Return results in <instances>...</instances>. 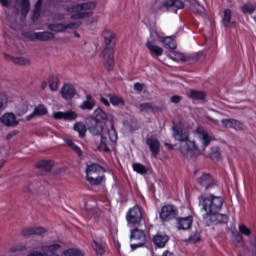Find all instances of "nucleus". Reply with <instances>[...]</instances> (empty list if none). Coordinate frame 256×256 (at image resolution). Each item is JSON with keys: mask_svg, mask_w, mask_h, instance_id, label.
Wrapping results in <instances>:
<instances>
[{"mask_svg": "<svg viewBox=\"0 0 256 256\" xmlns=\"http://www.w3.org/2000/svg\"><path fill=\"white\" fill-rule=\"evenodd\" d=\"M165 145H166V147H168L169 149H173V146H172L171 144L166 143Z\"/></svg>", "mask_w": 256, "mask_h": 256, "instance_id": "63", "label": "nucleus"}, {"mask_svg": "<svg viewBox=\"0 0 256 256\" xmlns=\"http://www.w3.org/2000/svg\"><path fill=\"white\" fill-rule=\"evenodd\" d=\"M0 122H2L5 127H17L19 125V120H17V116L13 113H5L0 117Z\"/></svg>", "mask_w": 256, "mask_h": 256, "instance_id": "13", "label": "nucleus"}, {"mask_svg": "<svg viewBox=\"0 0 256 256\" xmlns=\"http://www.w3.org/2000/svg\"><path fill=\"white\" fill-rule=\"evenodd\" d=\"M4 165H5V160L1 159L0 160V170H1V168L4 167Z\"/></svg>", "mask_w": 256, "mask_h": 256, "instance_id": "62", "label": "nucleus"}, {"mask_svg": "<svg viewBox=\"0 0 256 256\" xmlns=\"http://www.w3.org/2000/svg\"><path fill=\"white\" fill-rule=\"evenodd\" d=\"M168 241H169V236H167L165 234H156L153 237V243L159 249H163V247H165V245H167Z\"/></svg>", "mask_w": 256, "mask_h": 256, "instance_id": "21", "label": "nucleus"}, {"mask_svg": "<svg viewBox=\"0 0 256 256\" xmlns=\"http://www.w3.org/2000/svg\"><path fill=\"white\" fill-rule=\"evenodd\" d=\"M234 241L235 243H237V245H240V243H243V237L241 236V234L236 233L234 235Z\"/></svg>", "mask_w": 256, "mask_h": 256, "instance_id": "52", "label": "nucleus"}, {"mask_svg": "<svg viewBox=\"0 0 256 256\" xmlns=\"http://www.w3.org/2000/svg\"><path fill=\"white\" fill-rule=\"evenodd\" d=\"M89 203H95V201L93 200V198L89 199Z\"/></svg>", "mask_w": 256, "mask_h": 256, "instance_id": "64", "label": "nucleus"}, {"mask_svg": "<svg viewBox=\"0 0 256 256\" xmlns=\"http://www.w3.org/2000/svg\"><path fill=\"white\" fill-rule=\"evenodd\" d=\"M130 239H134V241H140V243H147V235L145 234V231L140 229L131 230Z\"/></svg>", "mask_w": 256, "mask_h": 256, "instance_id": "19", "label": "nucleus"}, {"mask_svg": "<svg viewBox=\"0 0 256 256\" xmlns=\"http://www.w3.org/2000/svg\"><path fill=\"white\" fill-rule=\"evenodd\" d=\"M27 249V246L23 245V244H19L16 246H13L9 249L10 253H17L18 251H25Z\"/></svg>", "mask_w": 256, "mask_h": 256, "instance_id": "49", "label": "nucleus"}, {"mask_svg": "<svg viewBox=\"0 0 256 256\" xmlns=\"http://www.w3.org/2000/svg\"><path fill=\"white\" fill-rule=\"evenodd\" d=\"M189 97L190 99L203 100L205 99V94L202 91L190 90Z\"/></svg>", "mask_w": 256, "mask_h": 256, "instance_id": "40", "label": "nucleus"}, {"mask_svg": "<svg viewBox=\"0 0 256 256\" xmlns=\"http://www.w3.org/2000/svg\"><path fill=\"white\" fill-rule=\"evenodd\" d=\"M94 121L97 123H103V121H107V114L101 110V108H97L94 111Z\"/></svg>", "mask_w": 256, "mask_h": 256, "instance_id": "31", "label": "nucleus"}, {"mask_svg": "<svg viewBox=\"0 0 256 256\" xmlns=\"http://www.w3.org/2000/svg\"><path fill=\"white\" fill-rule=\"evenodd\" d=\"M98 151H103L104 153H107L109 151V147L107 146V137L101 136Z\"/></svg>", "mask_w": 256, "mask_h": 256, "instance_id": "42", "label": "nucleus"}, {"mask_svg": "<svg viewBox=\"0 0 256 256\" xmlns=\"http://www.w3.org/2000/svg\"><path fill=\"white\" fill-rule=\"evenodd\" d=\"M128 225H139L143 221V214L139 206H134L126 214Z\"/></svg>", "mask_w": 256, "mask_h": 256, "instance_id": "7", "label": "nucleus"}, {"mask_svg": "<svg viewBox=\"0 0 256 256\" xmlns=\"http://www.w3.org/2000/svg\"><path fill=\"white\" fill-rule=\"evenodd\" d=\"M231 11L229 9L224 11V15H223V23L226 27H229L230 23H231Z\"/></svg>", "mask_w": 256, "mask_h": 256, "instance_id": "46", "label": "nucleus"}, {"mask_svg": "<svg viewBox=\"0 0 256 256\" xmlns=\"http://www.w3.org/2000/svg\"><path fill=\"white\" fill-rule=\"evenodd\" d=\"M23 193H26V195H35V193H37V188H35V183L26 185L23 188Z\"/></svg>", "mask_w": 256, "mask_h": 256, "instance_id": "43", "label": "nucleus"}, {"mask_svg": "<svg viewBox=\"0 0 256 256\" xmlns=\"http://www.w3.org/2000/svg\"><path fill=\"white\" fill-rule=\"evenodd\" d=\"M198 185L204 187V189H212L215 187V179L209 173H202V175L197 179Z\"/></svg>", "mask_w": 256, "mask_h": 256, "instance_id": "11", "label": "nucleus"}, {"mask_svg": "<svg viewBox=\"0 0 256 256\" xmlns=\"http://www.w3.org/2000/svg\"><path fill=\"white\" fill-rule=\"evenodd\" d=\"M140 247H145V242H139L137 244L130 245L131 251H135L136 249H139Z\"/></svg>", "mask_w": 256, "mask_h": 256, "instance_id": "51", "label": "nucleus"}, {"mask_svg": "<svg viewBox=\"0 0 256 256\" xmlns=\"http://www.w3.org/2000/svg\"><path fill=\"white\" fill-rule=\"evenodd\" d=\"M222 124L224 127L235 129L236 131H241V129H243V123L233 119H223Z\"/></svg>", "mask_w": 256, "mask_h": 256, "instance_id": "23", "label": "nucleus"}, {"mask_svg": "<svg viewBox=\"0 0 256 256\" xmlns=\"http://www.w3.org/2000/svg\"><path fill=\"white\" fill-rule=\"evenodd\" d=\"M190 9L193 11V13H203L205 11V7L197 2V0L191 1Z\"/></svg>", "mask_w": 256, "mask_h": 256, "instance_id": "34", "label": "nucleus"}, {"mask_svg": "<svg viewBox=\"0 0 256 256\" xmlns=\"http://www.w3.org/2000/svg\"><path fill=\"white\" fill-rule=\"evenodd\" d=\"M134 89H135V91H143V89H145V84L135 83Z\"/></svg>", "mask_w": 256, "mask_h": 256, "instance_id": "53", "label": "nucleus"}, {"mask_svg": "<svg viewBox=\"0 0 256 256\" xmlns=\"http://www.w3.org/2000/svg\"><path fill=\"white\" fill-rule=\"evenodd\" d=\"M193 225V216L180 217L176 220V227L179 231H187Z\"/></svg>", "mask_w": 256, "mask_h": 256, "instance_id": "12", "label": "nucleus"}, {"mask_svg": "<svg viewBox=\"0 0 256 256\" xmlns=\"http://www.w3.org/2000/svg\"><path fill=\"white\" fill-rule=\"evenodd\" d=\"M163 7L167 9V11L177 12L179 9H183L185 4L181 0H164L162 2Z\"/></svg>", "mask_w": 256, "mask_h": 256, "instance_id": "15", "label": "nucleus"}, {"mask_svg": "<svg viewBox=\"0 0 256 256\" xmlns=\"http://www.w3.org/2000/svg\"><path fill=\"white\" fill-rule=\"evenodd\" d=\"M49 87L51 91H57V89H59V78H57V76H50Z\"/></svg>", "mask_w": 256, "mask_h": 256, "instance_id": "37", "label": "nucleus"}, {"mask_svg": "<svg viewBox=\"0 0 256 256\" xmlns=\"http://www.w3.org/2000/svg\"><path fill=\"white\" fill-rule=\"evenodd\" d=\"M239 233H241V235L249 237L251 235V229H249V227H247L245 224H241L239 225Z\"/></svg>", "mask_w": 256, "mask_h": 256, "instance_id": "48", "label": "nucleus"}, {"mask_svg": "<svg viewBox=\"0 0 256 256\" xmlns=\"http://www.w3.org/2000/svg\"><path fill=\"white\" fill-rule=\"evenodd\" d=\"M210 159H219V152L210 153Z\"/></svg>", "mask_w": 256, "mask_h": 256, "instance_id": "57", "label": "nucleus"}, {"mask_svg": "<svg viewBox=\"0 0 256 256\" xmlns=\"http://www.w3.org/2000/svg\"><path fill=\"white\" fill-rule=\"evenodd\" d=\"M93 207H95L94 205H91L89 202L85 203V208L86 209H93Z\"/></svg>", "mask_w": 256, "mask_h": 256, "instance_id": "59", "label": "nucleus"}, {"mask_svg": "<svg viewBox=\"0 0 256 256\" xmlns=\"http://www.w3.org/2000/svg\"><path fill=\"white\" fill-rule=\"evenodd\" d=\"M38 115H47V108L45 107V105L40 104L37 107L34 108V111L28 115L26 117L27 121H31V119H33V117H37Z\"/></svg>", "mask_w": 256, "mask_h": 256, "instance_id": "25", "label": "nucleus"}, {"mask_svg": "<svg viewBox=\"0 0 256 256\" xmlns=\"http://www.w3.org/2000/svg\"><path fill=\"white\" fill-rule=\"evenodd\" d=\"M100 103H102L106 107H109L110 105L109 100H107L105 97H100Z\"/></svg>", "mask_w": 256, "mask_h": 256, "instance_id": "56", "label": "nucleus"}, {"mask_svg": "<svg viewBox=\"0 0 256 256\" xmlns=\"http://www.w3.org/2000/svg\"><path fill=\"white\" fill-rule=\"evenodd\" d=\"M29 9H31V4L29 0H15V10L17 13H20V15H27L29 13Z\"/></svg>", "mask_w": 256, "mask_h": 256, "instance_id": "16", "label": "nucleus"}, {"mask_svg": "<svg viewBox=\"0 0 256 256\" xmlns=\"http://www.w3.org/2000/svg\"><path fill=\"white\" fill-rule=\"evenodd\" d=\"M139 110L146 111V113H155V111H159V108L152 103H143L139 105Z\"/></svg>", "mask_w": 256, "mask_h": 256, "instance_id": "32", "label": "nucleus"}, {"mask_svg": "<svg viewBox=\"0 0 256 256\" xmlns=\"http://www.w3.org/2000/svg\"><path fill=\"white\" fill-rule=\"evenodd\" d=\"M162 256H174L173 253L169 252V251H165Z\"/></svg>", "mask_w": 256, "mask_h": 256, "instance_id": "60", "label": "nucleus"}, {"mask_svg": "<svg viewBox=\"0 0 256 256\" xmlns=\"http://www.w3.org/2000/svg\"><path fill=\"white\" fill-rule=\"evenodd\" d=\"M93 173H105V168L99 164H90L86 169V177H91Z\"/></svg>", "mask_w": 256, "mask_h": 256, "instance_id": "26", "label": "nucleus"}, {"mask_svg": "<svg viewBox=\"0 0 256 256\" xmlns=\"http://www.w3.org/2000/svg\"><path fill=\"white\" fill-rule=\"evenodd\" d=\"M81 25V21H76L74 23H69L67 25L64 24H49L48 29L50 31H54L55 33H63V31H67V29H79Z\"/></svg>", "mask_w": 256, "mask_h": 256, "instance_id": "10", "label": "nucleus"}, {"mask_svg": "<svg viewBox=\"0 0 256 256\" xmlns=\"http://www.w3.org/2000/svg\"><path fill=\"white\" fill-rule=\"evenodd\" d=\"M199 205L205 211L203 219L206 225H211V223H223L221 217L224 221H227V215L220 214L219 211L223 208V197L215 196L210 194L209 196H199Z\"/></svg>", "mask_w": 256, "mask_h": 256, "instance_id": "1", "label": "nucleus"}, {"mask_svg": "<svg viewBox=\"0 0 256 256\" xmlns=\"http://www.w3.org/2000/svg\"><path fill=\"white\" fill-rule=\"evenodd\" d=\"M173 137L176 141H180V152L187 159L199 157L201 150L195 145V141L189 140V131L183 127L181 122H173Z\"/></svg>", "mask_w": 256, "mask_h": 256, "instance_id": "2", "label": "nucleus"}, {"mask_svg": "<svg viewBox=\"0 0 256 256\" xmlns=\"http://www.w3.org/2000/svg\"><path fill=\"white\" fill-rule=\"evenodd\" d=\"M97 7V2H86L66 9L67 13H71V19H87L93 17V9Z\"/></svg>", "mask_w": 256, "mask_h": 256, "instance_id": "6", "label": "nucleus"}, {"mask_svg": "<svg viewBox=\"0 0 256 256\" xmlns=\"http://www.w3.org/2000/svg\"><path fill=\"white\" fill-rule=\"evenodd\" d=\"M92 248L97 253V255H103L105 253V249L103 248V245L101 243L93 241Z\"/></svg>", "mask_w": 256, "mask_h": 256, "instance_id": "45", "label": "nucleus"}, {"mask_svg": "<svg viewBox=\"0 0 256 256\" xmlns=\"http://www.w3.org/2000/svg\"><path fill=\"white\" fill-rule=\"evenodd\" d=\"M159 217L161 221H171L177 217V209L174 205H165L160 209Z\"/></svg>", "mask_w": 256, "mask_h": 256, "instance_id": "8", "label": "nucleus"}, {"mask_svg": "<svg viewBox=\"0 0 256 256\" xmlns=\"http://www.w3.org/2000/svg\"><path fill=\"white\" fill-rule=\"evenodd\" d=\"M242 11L243 13H249V15H251V13L255 11V6H253V4H245L242 6Z\"/></svg>", "mask_w": 256, "mask_h": 256, "instance_id": "50", "label": "nucleus"}, {"mask_svg": "<svg viewBox=\"0 0 256 256\" xmlns=\"http://www.w3.org/2000/svg\"><path fill=\"white\" fill-rule=\"evenodd\" d=\"M41 89H47V82H42L41 83Z\"/></svg>", "mask_w": 256, "mask_h": 256, "instance_id": "61", "label": "nucleus"}, {"mask_svg": "<svg viewBox=\"0 0 256 256\" xmlns=\"http://www.w3.org/2000/svg\"><path fill=\"white\" fill-rule=\"evenodd\" d=\"M0 5H2V7H9L11 0H0Z\"/></svg>", "mask_w": 256, "mask_h": 256, "instance_id": "54", "label": "nucleus"}, {"mask_svg": "<svg viewBox=\"0 0 256 256\" xmlns=\"http://www.w3.org/2000/svg\"><path fill=\"white\" fill-rule=\"evenodd\" d=\"M73 129L81 138L85 137V134L87 133V126H85V123L83 122H76L73 126Z\"/></svg>", "mask_w": 256, "mask_h": 256, "instance_id": "30", "label": "nucleus"}, {"mask_svg": "<svg viewBox=\"0 0 256 256\" xmlns=\"http://www.w3.org/2000/svg\"><path fill=\"white\" fill-rule=\"evenodd\" d=\"M109 99L112 105L117 106V105H125V101H123V98L115 95V94H109Z\"/></svg>", "mask_w": 256, "mask_h": 256, "instance_id": "38", "label": "nucleus"}, {"mask_svg": "<svg viewBox=\"0 0 256 256\" xmlns=\"http://www.w3.org/2000/svg\"><path fill=\"white\" fill-rule=\"evenodd\" d=\"M93 107H95V100H93V97L88 94L86 95V101L82 102V104L80 105V109H82L83 111H91Z\"/></svg>", "mask_w": 256, "mask_h": 256, "instance_id": "27", "label": "nucleus"}, {"mask_svg": "<svg viewBox=\"0 0 256 256\" xmlns=\"http://www.w3.org/2000/svg\"><path fill=\"white\" fill-rule=\"evenodd\" d=\"M146 145H148L154 157H156V155H159V147H160L159 140L155 138H148L146 140Z\"/></svg>", "mask_w": 256, "mask_h": 256, "instance_id": "22", "label": "nucleus"}, {"mask_svg": "<svg viewBox=\"0 0 256 256\" xmlns=\"http://www.w3.org/2000/svg\"><path fill=\"white\" fill-rule=\"evenodd\" d=\"M102 37L105 41L107 47L102 52V59L104 61V66L108 71H113V63H115V49L109 45L113 43L115 39V34L111 30H104L102 32Z\"/></svg>", "mask_w": 256, "mask_h": 256, "instance_id": "5", "label": "nucleus"}, {"mask_svg": "<svg viewBox=\"0 0 256 256\" xmlns=\"http://www.w3.org/2000/svg\"><path fill=\"white\" fill-rule=\"evenodd\" d=\"M36 167L38 169H41L42 171H51L53 169V161L51 160H41L36 164Z\"/></svg>", "mask_w": 256, "mask_h": 256, "instance_id": "29", "label": "nucleus"}, {"mask_svg": "<svg viewBox=\"0 0 256 256\" xmlns=\"http://www.w3.org/2000/svg\"><path fill=\"white\" fill-rule=\"evenodd\" d=\"M157 43H162L166 49H177V42L171 37H163L157 29L150 30V37L147 41L146 47L151 55L161 57L163 55V48L157 46Z\"/></svg>", "mask_w": 256, "mask_h": 256, "instance_id": "3", "label": "nucleus"}, {"mask_svg": "<svg viewBox=\"0 0 256 256\" xmlns=\"http://www.w3.org/2000/svg\"><path fill=\"white\" fill-rule=\"evenodd\" d=\"M170 101L171 103H179V101H181V96H172Z\"/></svg>", "mask_w": 256, "mask_h": 256, "instance_id": "55", "label": "nucleus"}, {"mask_svg": "<svg viewBox=\"0 0 256 256\" xmlns=\"http://www.w3.org/2000/svg\"><path fill=\"white\" fill-rule=\"evenodd\" d=\"M53 117L54 119H63L64 121H75L77 119V113L73 111L54 112Z\"/></svg>", "mask_w": 256, "mask_h": 256, "instance_id": "18", "label": "nucleus"}, {"mask_svg": "<svg viewBox=\"0 0 256 256\" xmlns=\"http://www.w3.org/2000/svg\"><path fill=\"white\" fill-rule=\"evenodd\" d=\"M75 93H76L75 87H73V85L71 84L64 85L61 90V95L63 99H66L67 101H69L70 99H73V97H75Z\"/></svg>", "mask_w": 256, "mask_h": 256, "instance_id": "20", "label": "nucleus"}, {"mask_svg": "<svg viewBox=\"0 0 256 256\" xmlns=\"http://www.w3.org/2000/svg\"><path fill=\"white\" fill-rule=\"evenodd\" d=\"M195 133L198 136L199 141L202 143L204 149L207 148L209 146V144L211 143V135H209V133H207V131H205V129H203V127L199 126L196 130Z\"/></svg>", "mask_w": 256, "mask_h": 256, "instance_id": "14", "label": "nucleus"}, {"mask_svg": "<svg viewBox=\"0 0 256 256\" xmlns=\"http://www.w3.org/2000/svg\"><path fill=\"white\" fill-rule=\"evenodd\" d=\"M169 59H172V61H185V55L181 52H174L172 55L169 56Z\"/></svg>", "mask_w": 256, "mask_h": 256, "instance_id": "47", "label": "nucleus"}, {"mask_svg": "<svg viewBox=\"0 0 256 256\" xmlns=\"http://www.w3.org/2000/svg\"><path fill=\"white\" fill-rule=\"evenodd\" d=\"M103 127H104L103 122L95 121V125L91 126L89 128V131L90 133H92V135H101V133H103Z\"/></svg>", "mask_w": 256, "mask_h": 256, "instance_id": "33", "label": "nucleus"}, {"mask_svg": "<svg viewBox=\"0 0 256 256\" xmlns=\"http://www.w3.org/2000/svg\"><path fill=\"white\" fill-rule=\"evenodd\" d=\"M4 59L6 61H11V63H14V65H29L30 61L27 58L24 57H13L11 55L5 54Z\"/></svg>", "mask_w": 256, "mask_h": 256, "instance_id": "24", "label": "nucleus"}, {"mask_svg": "<svg viewBox=\"0 0 256 256\" xmlns=\"http://www.w3.org/2000/svg\"><path fill=\"white\" fill-rule=\"evenodd\" d=\"M86 179L90 185H101L105 181V176H97L94 178L93 176H86Z\"/></svg>", "mask_w": 256, "mask_h": 256, "instance_id": "35", "label": "nucleus"}, {"mask_svg": "<svg viewBox=\"0 0 256 256\" xmlns=\"http://www.w3.org/2000/svg\"><path fill=\"white\" fill-rule=\"evenodd\" d=\"M9 103V96L5 93L0 94V113L5 111Z\"/></svg>", "mask_w": 256, "mask_h": 256, "instance_id": "36", "label": "nucleus"}, {"mask_svg": "<svg viewBox=\"0 0 256 256\" xmlns=\"http://www.w3.org/2000/svg\"><path fill=\"white\" fill-rule=\"evenodd\" d=\"M64 143H66L67 146L69 147V149L74 151V153H76V155H78V157H83V150H81V147H79L77 144H75L73 140L65 139Z\"/></svg>", "mask_w": 256, "mask_h": 256, "instance_id": "28", "label": "nucleus"}, {"mask_svg": "<svg viewBox=\"0 0 256 256\" xmlns=\"http://www.w3.org/2000/svg\"><path fill=\"white\" fill-rule=\"evenodd\" d=\"M23 111L22 112H18V115H25V113H27L28 109L27 106L23 105Z\"/></svg>", "mask_w": 256, "mask_h": 256, "instance_id": "58", "label": "nucleus"}, {"mask_svg": "<svg viewBox=\"0 0 256 256\" xmlns=\"http://www.w3.org/2000/svg\"><path fill=\"white\" fill-rule=\"evenodd\" d=\"M25 37L30 39V41H51L55 39V34L44 31V32H34V33H26Z\"/></svg>", "mask_w": 256, "mask_h": 256, "instance_id": "9", "label": "nucleus"}, {"mask_svg": "<svg viewBox=\"0 0 256 256\" xmlns=\"http://www.w3.org/2000/svg\"><path fill=\"white\" fill-rule=\"evenodd\" d=\"M132 167L133 170L140 175H145V173H147V167H145L143 164L134 163Z\"/></svg>", "mask_w": 256, "mask_h": 256, "instance_id": "44", "label": "nucleus"}, {"mask_svg": "<svg viewBox=\"0 0 256 256\" xmlns=\"http://www.w3.org/2000/svg\"><path fill=\"white\" fill-rule=\"evenodd\" d=\"M83 256L79 249H68L63 252V247L59 244L42 245L40 251L30 252L27 256Z\"/></svg>", "mask_w": 256, "mask_h": 256, "instance_id": "4", "label": "nucleus"}, {"mask_svg": "<svg viewBox=\"0 0 256 256\" xmlns=\"http://www.w3.org/2000/svg\"><path fill=\"white\" fill-rule=\"evenodd\" d=\"M108 135H109V139L112 143H117V130H115V126L113 124H111L110 129H108Z\"/></svg>", "mask_w": 256, "mask_h": 256, "instance_id": "41", "label": "nucleus"}, {"mask_svg": "<svg viewBox=\"0 0 256 256\" xmlns=\"http://www.w3.org/2000/svg\"><path fill=\"white\" fill-rule=\"evenodd\" d=\"M41 5H43V0H37V2L34 5L33 10V19H37L41 15Z\"/></svg>", "mask_w": 256, "mask_h": 256, "instance_id": "39", "label": "nucleus"}, {"mask_svg": "<svg viewBox=\"0 0 256 256\" xmlns=\"http://www.w3.org/2000/svg\"><path fill=\"white\" fill-rule=\"evenodd\" d=\"M44 233H47V229L44 227H28L22 230L21 235L29 237L31 235H43Z\"/></svg>", "mask_w": 256, "mask_h": 256, "instance_id": "17", "label": "nucleus"}]
</instances>
